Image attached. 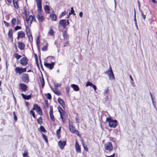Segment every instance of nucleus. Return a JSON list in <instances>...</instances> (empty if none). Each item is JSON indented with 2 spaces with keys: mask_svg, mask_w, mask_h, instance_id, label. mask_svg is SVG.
Wrapping results in <instances>:
<instances>
[{
  "mask_svg": "<svg viewBox=\"0 0 157 157\" xmlns=\"http://www.w3.org/2000/svg\"><path fill=\"white\" fill-rule=\"evenodd\" d=\"M36 4L38 9L37 10V13L36 15V17L39 22H42L45 20L41 13L42 3Z\"/></svg>",
  "mask_w": 157,
  "mask_h": 157,
  "instance_id": "obj_1",
  "label": "nucleus"
},
{
  "mask_svg": "<svg viewBox=\"0 0 157 157\" xmlns=\"http://www.w3.org/2000/svg\"><path fill=\"white\" fill-rule=\"evenodd\" d=\"M17 21L15 18H13L11 21V24L12 27H14L16 25V22L17 25H20L21 24V19L20 16L18 14L16 17Z\"/></svg>",
  "mask_w": 157,
  "mask_h": 157,
  "instance_id": "obj_2",
  "label": "nucleus"
},
{
  "mask_svg": "<svg viewBox=\"0 0 157 157\" xmlns=\"http://www.w3.org/2000/svg\"><path fill=\"white\" fill-rule=\"evenodd\" d=\"M106 121L108 122L109 126L111 128H115L116 127L117 125V120H113L111 117L107 118L106 119Z\"/></svg>",
  "mask_w": 157,
  "mask_h": 157,
  "instance_id": "obj_3",
  "label": "nucleus"
},
{
  "mask_svg": "<svg viewBox=\"0 0 157 157\" xmlns=\"http://www.w3.org/2000/svg\"><path fill=\"white\" fill-rule=\"evenodd\" d=\"M25 21L26 22L27 25L28 26H31L33 21H36V19L34 15H30L25 17Z\"/></svg>",
  "mask_w": 157,
  "mask_h": 157,
  "instance_id": "obj_4",
  "label": "nucleus"
},
{
  "mask_svg": "<svg viewBox=\"0 0 157 157\" xmlns=\"http://www.w3.org/2000/svg\"><path fill=\"white\" fill-rule=\"evenodd\" d=\"M27 68V67L21 68L19 67H17L15 69V71L16 73L21 75L22 73L26 71Z\"/></svg>",
  "mask_w": 157,
  "mask_h": 157,
  "instance_id": "obj_5",
  "label": "nucleus"
},
{
  "mask_svg": "<svg viewBox=\"0 0 157 157\" xmlns=\"http://www.w3.org/2000/svg\"><path fill=\"white\" fill-rule=\"evenodd\" d=\"M33 110H36L37 113L40 116L43 115V112L42 110L40 108V106H39L37 104H34L33 108Z\"/></svg>",
  "mask_w": 157,
  "mask_h": 157,
  "instance_id": "obj_6",
  "label": "nucleus"
},
{
  "mask_svg": "<svg viewBox=\"0 0 157 157\" xmlns=\"http://www.w3.org/2000/svg\"><path fill=\"white\" fill-rule=\"evenodd\" d=\"M21 79L22 81L25 83H28L29 82V76L27 73H23L22 74Z\"/></svg>",
  "mask_w": 157,
  "mask_h": 157,
  "instance_id": "obj_7",
  "label": "nucleus"
},
{
  "mask_svg": "<svg viewBox=\"0 0 157 157\" xmlns=\"http://www.w3.org/2000/svg\"><path fill=\"white\" fill-rule=\"evenodd\" d=\"M105 149L106 150L111 151L113 150V147L112 144L110 142H108L104 144Z\"/></svg>",
  "mask_w": 157,
  "mask_h": 157,
  "instance_id": "obj_8",
  "label": "nucleus"
},
{
  "mask_svg": "<svg viewBox=\"0 0 157 157\" xmlns=\"http://www.w3.org/2000/svg\"><path fill=\"white\" fill-rule=\"evenodd\" d=\"M28 61L29 59L27 58L24 56L20 59V64L23 66H25L28 64Z\"/></svg>",
  "mask_w": 157,
  "mask_h": 157,
  "instance_id": "obj_9",
  "label": "nucleus"
},
{
  "mask_svg": "<svg viewBox=\"0 0 157 157\" xmlns=\"http://www.w3.org/2000/svg\"><path fill=\"white\" fill-rule=\"evenodd\" d=\"M60 118L63 123H65L66 122L67 115L65 111H63L62 113H60Z\"/></svg>",
  "mask_w": 157,
  "mask_h": 157,
  "instance_id": "obj_10",
  "label": "nucleus"
},
{
  "mask_svg": "<svg viewBox=\"0 0 157 157\" xmlns=\"http://www.w3.org/2000/svg\"><path fill=\"white\" fill-rule=\"evenodd\" d=\"M19 87L21 92H25L27 90V86L24 83H21L19 84Z\"/></svg>",
  "mask_w": 157,
  "mask_h": 157,
  "instance_id": "obj_11",
  "label": "nucleus"
},
{
  "mask_svg": "<svg viewBox=\"0 0 157 157\" xmlns=\"http://www.w3.org/2000/svg\"><path fill=\"white\" fill-rule=\"evenodd\" d=\"M25 33L23 31H20L17 33V39L18 40L20 38L22 39L25 37Z\"/></svg>",
  "mask_w": 157,
  "mask_h": 157,
  "instance_id": "obj_12",
  "label": "nucleus"
},
{
  "mask_svg": "<svg viewBox=\"0 0 157 157\" xmlns=\"http://www.w3.org/2000/svg\"><path fill=\"white\" fill-rule=\"evenodd\" d=\"M49 115L50 118L52 121L54 122L55 119L54 116L53 114V107L51 106L50 107Z\"/></svg>",
  "mask_w": 157,
  "mask_h": 157,
  "instance_id": "obj_13",
  "label": "nucleus"
},
{
  "mask_svg": "<svg viewBox=\"0 0 157 157\" xmlns=\"http://www.w3.org/2000/svg\"><path fill=\"white\" fill-rule=\"evenodd\" d=\"M44 64L46 67L50 70H52L54 68L55 63L54 62H52L51 63H48L44 62Z\"/></svg>",
  "mask_w": 157,
  "mask_h": 157,
  "instance_id": "obj_14",
  "label": "nucleus"
},
{
  "mask_svg": "<svg viewBox=\"0 0 157 157\" xmlns=\"http://www.w3.org/2000/svg\"><path fill=\"white\" fill-rule=\"evenodd\" d=\"M69 129L70 131L73 133H76V134L78 136H80L79 132L78 130L75 129V128L73 126H71L70 124L69 125Z\"/></svg>",
  "mask_w": 157,
  "mask_h": 157,
  "instance_id": "obj_15",
  "label": "nucleus"
},
{
  "mask_svg": "<svg viewBox=\"0 0 157 157\" xmlns=\"http://www.w3.org/2000/svg\"><path fill=\"white\" fill-rule=\"evenodd\" d=\"M58 144L60 148L61 149H62L66 144V141H63L62 142L61 140H60L58 142Z\"/></svg>",
  "mask_w": 157,
  "mask_h": 157,
  "instance_id": "obj_16",
  "label": "nucleus"
},
{
  "mask_svg": "<svg viewBox=\"0 0 157 157\" xmlns=\"http://www.w3.org/2000/svg\"><path fill=\"white\" fill-rule=\"evenodd\" d=\"M17 46L18 48L21 50H24L25 48V44L22 42H18Z\"/></svg>",
  "mask_w": 157,
  "mask_h": 157,
  "instance_id": "obj_17",
  "label": "nucleus"
},
{
  "mask_svg": "<svg viewBox=\"0 0 157 157\" xmlns=\"http://www.w3.org/2000/svg\"><path fill=\"white\" fill-rule=\"evenodd\" d=\"M41 76H40V82L41 84V85L42 88H43L45 85V82L44 79V78L43 74L41 72Z\"/></svg>",
  "mask_w": 157,
  "mask_h": 157,
  "instance_id": "obj_18",
  "label": "nucleus"
},
{
  "mask_svg": "<svg viewBox=\"0 0 157 157\" xmlns=\"http://www.w3.org/2000/svg\"><path fill=\"white\" fill-rule=\"evenodd\" d=\"M75 146L76 151L78 153H81V149L80 146L79 145L77 140L76 141Z\"/></svg>",
  "mask_w": 157,
  "mask_h": 157,
  "instance_id": "obj_19",
  "label": "nucleus"
},
{
  "mask_svg": "<svg viewBox=\"0 0 157 157\" xmlns=\"http://www.w3.org/2000/svg\"><path fill=\"white\" fill-rule=\"evenodd\" d=\"M59 23L63 28H65L66 27V21L65 20H60Z\"/></svg>",
  "mask_w": 157,
  "mask_h": 157,
  "instance_id": "obj_20",
  "label": "nucleus"
},
{
  "mask_svg": "<svg viewBox=\"0 0 157 157\" xmlns=\"http://www.w3.org/2000/svg\"><path fill=\"white\" fill-rule=\"evenodd\" d=\"M8 37L10 39L11 41L13 40V30L11 29H10L9 30L8 33Z\"/></svg>",
  "mask_w": 157,
  "mask_h": 157,
  "instance_id": "obj_21",
  "label": "nucleus"
},
{
  "mask_svg": "<svg viewBox=\"0 0 157 157\" xmlns=\"http://www.w3.org/2000/svg\"><path fill=\"white\" fill-rule=\"evenodd\" d=\"M58 101L62 107L64 109L65 107V105L64 101L60 98H59L58 99Z\"/></svg>",
  "mask_w": 157,
  "mask_h": 157,
  "instance_id": "obj_22",
  "label": "nucleus"
},
{
  "mask_svg": "<svg viewBox=\"0 0 157 157\" xmlns=\"http://www.w3.org/2000/svg\"><path fill=\"white\" fill-rule=\"evenodd\" d=\"M105 74H107L108 76L110 75V74H112V76L113 77V73L112 71V67L110 65L109 66V69L105 72Z\"/></svg>",
  "mask_w": 157,
  "mask_h": 157,
  "instance_id": "obj_23",
  "label": "nucleus"
},
{
  "mask_svg": "<svg viewBox=\"0 0 157 157\" xmlns=\"http://www.w3.org/2000/svg\"><path fill=\"white\" fill-rule=\"evenodd\" d=\"M13 2L14 8L17 9L19 8V5L18 3V0H12Z\"/></svg>",
  "mask_w": 157,
  "mask_h": 157,
  "instance_id": "obj_24",
  "label": "nucleus"
},
{
  "mask_svg": "<svg viewBox=\"0 0 157 157\" xmlns=\"http://www.w3.org/2000/svg\"><path fill=\"white\" fill-rule=\"evenodd\" d=\"M31 26H28V25H26V33L27 35H28L29 34H32V32L31 31V30L30 28V27Z\"/></svg>",
  "mask_w": 157,
  "mask_h": 157,
  "instance_id": "obj_25",
  "label": "nucleus"
},
{
  "mask_svg": "<svg viewBox=\"0 0 157 157\" xmlns=\"http://www.w3.org/2000/svg\"><path fill=\"white\" fill-rule=\"evenodd\" d=\"M21 95L23 98L25 100H29L31 98V94H30L29 95H26L24 94L23 93H21Z\"/></svg>",
  "mask_w": 157,
  "mask_h": 157,
  "instance_id": "obj_26",
  "label": "nucleus"
},
{
  "mask_svg": "<svg viewBox=\"0 0 157 157\" xmlns=\"http://www.w3.org/2000/svg\"><path fill=\"white\" fill-rule=\"evenodd\" d=\"M44 9L46 13H50V8L48 5H46L44 7Z\"/></svg>",
  "mask_w": 157,
  "mask_h": 157,
  "instance_id": "obj_27",
  "label": "nucleus"
},
{
  "mask_svg": "<svg viewBox=\"0 0 157 157\" xmlns=\"http://www.w3.org/2000/svg\"><path fill=\"white\" fill-rule=\"evenodd\" d=\"M50 17L51 19L54 21H56L57 20V16L54 13H52L50 15Z\"/></svg>",
  "mask_w": 157,
  "mask_h": 157,
  "instance_id": "obj_28",
  "label": "nucleus"
},
{
  "mask_svg": "<svg viewBox=\"0 0 157 157\" xmlns=\"http://www.w3.org/2000/svg\"><path fill=\"white\" fill-rule=\"evenodd\" d=\"M64 39H66L68 38L69 36L67 34V31L66 30L63 32L62 33Z\"/></svg>",
  "mask_w": 157,
  "mask_h": 157,
  "instance_id": "obj_29",
  "label": "nucleus"
},
{
  "mask_svg": "<svg viewBox=\"0 0 157 157\" xmlns=\"http://www.w3.org/2000/svg\"><path fill=\"white\" fill-rule=\"evenodd\" d=\"M71 86L73 89L75 91H77L79 90L78 86L76 85L72 84L71 85Z\"/></svg>",
  "mask_w": 157,
  "mask_h": 157,
  "instance_id": "obj_30",
  "label": "nucleus"
},
{
  "mask_svg": "<svg viewBox=\"0 0 157 157\" xmlns=\"http://www.w3.org/2000/svg\"><path fill=\"white\" fill-rule=\"evenodd\" d=\"M48 34L51 36H54V31L52 28H50L48 32Z\"/></svg>",
  "mask_w": 157,
  "mask_h": 157,
  "instance_id": "obj_31",
  "label": "nucleus"
},
{
  "mask_svg": "<svg viewBox=\"0 0 157 157\" xmlns=\"http://www.w3.org/2000/svg\"><path fill=\"white\" fill-rule=\"evenodd\" d=\"M61 130V127H59V129L56 131V135L57 138L58 139H59L60 137V133Z\"/></svg>",
  "mask_w": 157,
  "mask_h": 157,
  "instance_id": "obj_32",
  "label": "nucleus"
},
{
  "mask_svg": "<svg viewBox=\"0 0 157 157\" xmlns=\"http://www.w3.org/2000/svg\"><path fill=\"white\" fill-rule=\"evenodd\" d=\"M14 56L17 60H18L21 57V56L19 55L17 53H15L14 54Z\"/></svg>",
  "mask_w": 157,
  "mask_h": 157,
  "instance_id": "obj_33",
  "label": "nucleus"
},
{
  "mask_svg": "<svg viewBox=\"0 0 157 157\" xmlns=\"http://www.w3.org/2000/svg\"><path fill=\"white\" fill-rule=\"evenodd\" d=\"M109 87H106L104 90L103 94L104 95H105L107 94H109Z\"/></svg>",
  "mask_w": 157,
  "mask_h": 157,
  "instance_id": "obj_34",
  "label": "nucleus"
},
{
  "mask_svg": "<svg viewBox=\"0 0 157 157\" xmlns=\"http://www.w3.org/2000/svg\"><path fill=\"white\" fill-rule=\"evenodd\" d=\"M28 37L29 41L31 42L32 43L33 41V37L32 34L27 35Z\"/></svg>",
  "mask_w": 157,
  "mask_h": 157,
  "instance_id": "obj_35",
  "label": "nucleus"
},
{
  "mask_svg": "<svg viewBox=\"0 0 157 157\" xmlns=\"http://www.w3.org/2000/svg\"><path fill=\"white\" fill-rule=\"evenodd\" d=\"M37 122L39 124H41L43 123V119L42 118L40 117L37 120Z\"/></svg>",
  "mask_w": 157,
  "mask_h": 157,
  "instance_id": "obj_36",
  "label": "nucleus"
},
{
  "mask_svg": "<svg viewBox=\"0 0 157 157\" xmlns=\"http://www.w3.org/2000/svg\"><path fill=\"white\" fill-rule=\"evenodd\" d=\"M42 136L44 140L47 143L48 142V140L47 136L44 134H42Z\"/></svg>",
  "mask_w": 157,
  "mask_h": 157,
  "instance_id": "obj_37",
  "label": "nucleus"
},
{
  "mask_svg": "<svg viewBox=\"0 0 157 157\" xmlns=\"http://www.w3.org/2000/svg\"><path fill=\"white\" fill-rule=\"evenodd\" d=\"M48 46L47 44L46 45H45L43 48H42V50L43 51H46L48 50Z\"/></svg>",
  "mask_w": 157,
  "mask_h": 157,
  "instance_id": "obj_38",
  "label": "nucleus"
},
{
  "mask_svg": "<svg viewBox=\"0 0 157 157\" xmlns=\"http://www.w3.org/2000/svg\"><path fill=\"white\" fill-rule=\"evenodd\" d=\"M45 96L48 99L51 100L52 99L51 95L50 93H48L45 94Z\"/></svg>",
  "mask_w": 157,
  "mask_h": 157,
  "instance_id": "obj_39",
  "label": "nucleus"
},
{
  "mask_svg": "<svg viewBox=\"0 0 157 157\" xmlns=\"http://www.w3.org/2000/svg\"><path fill=\"white\" fill-rule=\"evenodd\" d=\"M110 76L108 75L109 79L110 80H113L115 79V77L114 75L113 74V77L112 76V74H110Z\"/></svg>",
  "mask_w": 157,
  "mask_h": 157,
  "instance_id": "obj_40",
  "label": "nucleus"
},
{
  "mask_svg": "<svg viewBox=\"0 0 157 157\" xmlns=\"http://www.w3.org/2000/svg\"><path fill=\"white\" fill-rule=\"evenodd\" d=\"M23 14L25 15V17L29 16V12L27 11L26 9H24Z\"/></svg>",
  "mask_w": 157,
  "mask_h": 157,
  "instance_id": "obj_41",
  "label": "nucleus"
},
{
  "mask_svg": "<svg viewBox=\"0 0 157 157\" xmlns=\"http://www.w3.org/2000/svg\"><path fill=\"white\" fill-rule=\"evenodd\" d=\"M82 144L84 150L86 151H88V148H87L86 145H85L83 142H82Z\"/></svg>",
  "mask_w": 157,
  "mask_h": 157,
  "instance_id": "obj_42",
  "label": "nucleus"
},
{
  "mask_svg": "<svg viewBox=\"0 0 157 157\" xmlns=\"http://www.w3.org/2000/svg\"><path fill=\"white\" fill-rule=\"evenodd\" d=\"M40 130L43 132H45L46 130L44 127L43 126H41L40 127Z\"/></svg>",
  "mask_w": 157,
  "mask_h": 157,
  "instance_id": "obj_43",
  "label": "nucleus"
},
{
  "mask_svg": "<svg viewBox=\"0 0 157 157\" xmlns=\"http://www.w3.org/2000/svg\"><path fill=\"white\" fill-rule=\"evenodd\" d=\"M70 89V86H67L66 88V93L67 94H69Z\"/></svg>",
  "mask_w": 157,
  "mask_h": 157,
  "instance_id": "obj_44",
  "label": "nucleus"
},
{
  "mask_svg": "<svg viewBox=\"0 0 157 157\" xmlns=\"http://www.w3.org/2000/svg\"><path fill=\"white\" fill-rule=\"evenodd\" d=\"M28 151L27 150H25L24 153L22 154L23 156L24 157H25L28 156Z\"/></svg>",
  "mask_w": 157,
  "mask_h": 157,
  "instance_id": "obj_45",
  "label": "nucleus"
},
{
  "mask_svg": "<svg viewBox=\"0 0 157 157\" xmlns=\"http://www.w3.org/2000/svg\"><path fill=\"white\" fill-rule=\"evenodd\" d=\"M45 105H44V107L45 108H47L49 107V104L48 100L45 101Z\"/></svg>",
  "mask_w": 157,
  "mask_h": 157,
  "instance_id": "obj_46",
  "label": "nucleus"
},
{
  "mask_svg": "<svg viewBox=\"0 0 157 157\" xmlns=\"http://www.w3.org/2000/svg\"><path fill=\"white\" fill-rule=\"evenodd\" d=\"M13 116H14V120L16 122L17 120V118L15 112V111H14L13 112Z\"/></svg>",
  "mask_w": 157,
  "mask_h": 157,
  "instance_id": "obj_47",
  "label": "nucleus"
},
{
  "mask_svg": "<svg viewBox=\"0 0 157 157\" xmlns=\"http://www.w3.org/2000/svg\"><path fill=\"white\" fill-rule=\"evenodd\" d=\"M69 15L71 14H73L74 15H75V13H74V11L73 9V7H71V12H69Z\"/></svg>",
  "mask_w": 157,
  "mask_h": 157,
  "instance_id": "obj_48",
  "label": "nucleus"
},
{
  "mask_svg": "<svg viewBox=\"0 0 157 157\" xmlns=\"http://www.w3.org/2000/svg\"><path fill=\"white\" fill-rule=\"evenodd\" d=\"M21 26H16L15 28H14V30L15 31H17L18 30L21 29Z\"/></svg>",
  "mask_w": 157,
  "mask_h": 157,
  "instance_id": "obj_49",
  "label": "nucleus"
},
{
  "mask_svg": "<svg viewBox=\"0 0 157 157\" xmlns=\"http://www.w3.org/2000/svg\"><path fill=\"white\" fill-rule=\"evenodd\" d=\"M58 111H59V113H62V112L64 111L63 110V109H62V108L60 107H58Z\"/></svg>",
  "mask_w": 157,
  "mask_h": 157,
  "instance_id": "obj_50",
  "label": "nucleus"
},
{
  "mask_svg": "<svg viewBox=\"0 0 157 157\" xmlns=\"http://www.w3.org/2000/svg\"><path fill=\"white\" fill-rule=\"evenodd\" d=\"M93 84L91 82H88L86 85V86H91Z\"/></svg>",
  "mask_w": 157,
  "mask_h": 157,
  "instance_id": "obj_51",
  "label": "nucleus"
},
{
  "mask_svg": "<svg viewBox=\"0 0 157 157\" xmlns=\"http://www.w3.org/2000/svg\"><path fill=\"white\" fill-rule=\"evenodd\" d=\"M6 27H9L10 26V24L9 23L7 22L6 21H3Z\"/></svg>",
  "mask_w": 157,
  "mask_h": 157,
  "instance_id": "obj_52",
  "label": "nucleus"
},
{
  "mask_svg": "<svg viewBox=\"0 0 157 157\" xmlns=\"http://www.w3.org/2000/svg\"><path fill=\"white\" fill-rule=\"evenodd\" d=\"M134 20L136 24V25L137 26V22H136V12L135 10V15H134Z\"/></svg>",
  "mask_w": 157,
  "mask_h": 157,
  "instance_id": "obj_53",
  "label": "nucleus"
},
{
  "mask_svg": "<svg viewBox=\"0 0 157 157\" xmlns=\"http://www.w3.org/2000/svg\"><path fill=\"white\" fill-rule=\"evenodd\" d=\"M69 41H67L66 42H65L64 44V47L67 46L69 45Z\"/></svg>",
  "mask_w": 157,
  "mask_h": 157,
  "instance_id": "obj_54",
  "label": "nucleus"
},
{
  "mask_svg": "<svg viewBox=\"0 0 157 157\" xmlns=\"http://www.w3.org/2000/svg\"><path fill=\"white\" fill-rule=\"evenodd\" d=\"M141 15L142 16V17H143V19L144 20L145 19V17H146V16L144 15V13H143L142 12V11L141 12Z\"/></svg>",
  "mask_w": 157,
  "mask_h": 157,
  "instance_id": "obj_55",
  "label": "nucleus"
},
{
  "mask_svg": "<svg viewBox=\"0 0 157 157\" xmlns=\"http://www.w3.org/2000/svg\"><path fill=\"white\" fill-rule=\"evenodd\" d=\"M91 87H93V88L94 89V90H96L97 87H96V86L95 85L93 84L91 86Z\"/></svg>",
  "mask_w": 157,
  "mask_h": 157,
  "instance_id": "obj_56",
  "label": "nucleus"
},
{
  "mask_svg": "<svg viewBox=\"0 0 157 157\" xmlns=\"http://www.w3.org/2000/svg\"><path fill=\"white\" fill-rule=\"evenodd\" d=\"M36 3H42V0H35Z\"/></svg>",
  "mask_w": 157,
  "mask_h": 157,
  "instance_id": "obj_57",
  "label": "nucleus"
},
{
  "mask_svg": "<svg viewBox=\"0 0 157 157\" xmlns=\"http://www.w3.org/2000/svg\"><path fill=\"white\" fill-rule=\"evenodd\" d=\"M65 14H66V13L65 12H63L61 13V14L60 15V16L61 17H62L63 16L65 15Z\"/></svg>",
  "mask_w": 157,
  "mask_h": 157,
  "instance_id": "obj_58",
  "label": "nucleus"
},
{
  "mask_svg": "<svg viewBox=\"0 0 157 157\" xmlns=\"http://www.w3.org/2000/svg\"><path fill=\"white\" fill-rule=\"evenodd\" d=\"M55 93L56 94H57L58 95H60L61 94L60 93L59 91H58L56 92H55Z\"/></svg>",
  "mask_w": 157,
  "mask_h": 157,
  "instance_id": "obj_59",
  "label": "nucleus"
},
{
  "mask_svg": "<svg viewBox=\"0 0 157 157\" xmlns=\"http://www.w3.org/2000/svg\"><path fill=\"white\" fill-rule=\"evenodd\" d=\"M40 66L41 67V69H42V70L43 71H44V69H43V65L41 63V60H40Z\"/></svg>",
  "mask_w": 157,
  "mask_h": 157,
  "instance_id": "obj_60",
  "label": "nucleus"
},
{
  "mask_svg": "<svg viewBox=\"0 0 157 157\" xmlns=\"http://www.w3.org/2000/svg\"><path fill=\"white\" fill-rule=\"evenodd\" d=\"M83 13L82 12H81L79 13V16L81 17H82Z\"/></svg>",
  "mask_w": 157,
  "mask_h": 157,
  "instance_id": "obj_61",
  "label": "nucleus"
},
{
  "mask_svg": "<svg viewBox=\"0 0 157 157\" xmlns=\"http://www.w3.org/2000/svg\"><path fill=\"white\" fill-rule=\"evenodd\" d=\"M115 154H113L112 155L110 156H106V157H115Z\"/></svg>",
  "mask_w": 157,
  "mask_h": 157,
  "instance_id": "obj_62",
  "label": "nucleus"
},
{
  "mask_svg": "<svg viewBox=\"0 0 157 157\" xmlns=\"http://www.w3.org/2000/svg\"><path fill=\"white\" fill-rule=\"evenodd\" d=\"M14 46V47L15 48V49H16V52H18V49H17V46L16 45V44H15Z\"/></svg>",
  "mask_w": 157,
  "mask_h": 157,
  "instance_id": "obj_63",
  "label": "nucleus"
},
{
  "mask_svg": "<svg viewBox=\"0 0 157 157\" xmlns=\"http://www.w3.org/2000/svg\"><path fill=\"white\" fill-rule=\"evenodd\" d=\"M33 109L30 111V114H32V115H33V114L35 113L33 111Z\"/></svg>",
  "mask_w": 157,
  "mask_h": 157,
  "instance_id": "obj_64",
  "label": "nucleus"
}]
</instances>
